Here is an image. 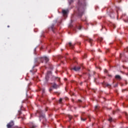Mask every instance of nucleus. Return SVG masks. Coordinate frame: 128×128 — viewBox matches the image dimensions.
<instances>
[{
	"mask_svg": "<svg viewBox=\"0 0 128 128\" xmlns=\"http://www.w3.org/2000/svg\"><path fill=\"white\" fill-rule=\"evenodd\" d=\"M86 6V3L84 0H79L76 5V14H78L79 16H82L84 12V8Z\"/></svg>",
	"mask_w": 128,
	"mask_h": 128,
	"instance_id": "f257e3e1",
	"label": "nucleus"
},
{
	"mask_svg": "<svg viewBox=\"0 0 128 128\" xmlns=\"http://www.w3.org/2000/svg\"><path fill=\"white\" fill-rule=\"evenodd\" d=\"M44 60H46V62H48L50 60L46 56L39 57L34 59V65L33 66V68L38 66L40 62H44Z\"/></svg>",
	"mask_w": 128,
	"mask_h": 128,
	"instance_id": "f03ea898",
	"label": "nucleus"
},
{
	"mask_svg": "<svg viewBox=\"0 0 128 128\" xmlns=\"http://www.w3.org/2000/svg\"><path fill=\"white\" fill-rule=\"evenodd\" d=\"M14 123L13 122V121H10L9 123H8L6 125L7 128H14Z\"/></svg>",
	"mask_w": 128,
	"mask_h": 128,
	"instance_id": "7ed1b4c3",
	"label": "nucleus"
},
{
	"mask_svg": "<svg viewBox=\"0 0 128 128\" xmlns=\"http://www.w3.org/2000/svg\"><path fill=\"white\" fill-rule=\"evenodd\" d=\"M48 30H51L53 32H54L56 28H54V24H52L49 28Z\"/></svg>",
	"mask_w": 128,
	"mask_h": 128,
	"instance_id": "20e7f679",
	"label": "nucleus"
},
{
	"mask_svg": "<svg viewBox=\"0 0 128 128\" xmlns=\"http://www.w3.org/2000/svg\"><path fill=\"white\" fill-rule=\"evenodd\" d=\"M72 70H75V72H78L80 70V66H74V68H72Z\"/></svg>",
	"mask_w": 128,
	"mask_h": 128,
	"instance_id": "39448f33",
	"label": "nucleus"
},
{
	"mask_svg": "<svg viewBox=\"0 0 128 128\" xmlns=\"http://www.w3.org/2000/svg\"><path fill=\"white\" fill-rule=\"evenodd\" d=\"M52 87L53 88H55V90H57V88H60V85H58L56 84V83H54Z\"/></svg>",
	"mask_w": 128,
	"mask_h": 128,
	"instance_id": "423d86ee",
	"label": "nucleus"
},
{
	"mask_svg": "<svg viewBox=\"0 0 128 128\" xmlns=\"http://www.w3.org/2000/svg\"><path fill=\"white\" fill-rule=\"evenodd\" d=\"M52 80H57L58 82H60V78H58V77H56L55 76H53L52 77Z\"/></svg>",
	"mask_w": 128,
	"mask_h": 128,
	"instance_id": "0eeeda50",
	"label": "nucleus"
},
{
	"mask_svg": "<svg viewBox=\"0 0 128 128\" xmlns=\"http://www.w3.org/2000/svg\"><path fill=\"white\" fill-rule=\"evenodd\" d=\"M68 44L69 46L71 48H73L74 46V44H72L71 42H69Z\"/></svg>",
	"mask_w": 128,
	"mask_h": 128,
	"instance_id": "6e6552de",
	"label": "nucleus"
},
{
	"mask_svg": "<svg viewBox=\"0 0 128 128\" xmlns=\"http://www.w3.org/2000/svg\"><path fill=\"white\" fill-rule=\"evenodd\" d=\"M30 128H36V126L34 125V124L31 123L30 124Z\"/></svg>",
	"mask_w": 128,
	"mask_h": 128,
	"instance_id": "1a4fd4ad",
	"label": "nucleus"
},
{
	"mask_svg": "<svg viewBox=\"0 0 128 128\" xmlns=\"http://www.w3.org/2000/svg\"><path fill=\"white\" fill-rule=\"evenodd\" d=\"M115 78L118 80H122V77H120V75H116L115 76Z\"/></svg>",
	"mask_w": 128,
	"mask_h": 128,
	"instance_id": "9d476101",
	"label": "nucleus"
},
{
	"mask_svg": "<svg viewBox=\"0 0 128 128\" xmlns=\"http://www.w3.org/2000/svg\"><path fill=\"white\" fill-rule=\"evenodd\" d=\"M68 10H62V12L63 14H64V16H66V14H68Z\"/></svg>",
	"mask_w": 128,
	"mask_h": 128,
	"instance_id": "9b49d317",
	"label": "nucleus"
},
{
	"mask_svg": "<svg viewBox=\"0 0 128 128\" xmlns=\"http://www.w3.org/2000/svg\"><path fill=\"white\" fill-rule=\"evenodd\" d=\"M40 118H46V115L44 114H42V113H40Z\"/></svg>",
	"mask_w": 128,
	"mask_h": 128,
	"instance_id": "f8f14e48",
	"label": "nucleus"
},
{
	"mask_svg": "<svg viewBox=\"0 0 128 128\" xmlns=\"http://www.w3.org/2000/svg\"><path fill=\"white\" fill-rule=\"evenodd\" d=\"M85 40L88 42L90 44H92V40L90 38H88L87 39H86Z\"/></svg>",
	"mask_w": 128,
	"mask_h": 128,
	"instance_id": "ddd939ff",
	"label": "nucleus"
},
{
	"mask_svg": "<svg viewBox=\"0 0 128 128\" xmlns=\"http://www.w3.org/2000/svg\"><path fill=\"white\" fill-rule=\"evenodd\" d=\"M99 108H100V107L98 106H95L94 110H96V112H98Z\"/></svg>",
	"mask_w": 128,
	"mask_h": 128,
	"instance_id": "4468645a",
	"label": "nucleus"
},
{
	"mask_svg": "<svg viewBox=\"0 0 128 128\" xmlns=\"http://www.w3.org/2000/svg\"><path fill=\"white\" fill-rule=\"evenodd\" d=\"M50 74H52V72L51 71H48L47 72V75L46 76L47 78H48Z\"/></svg>",
	"mask_w": 128,
	"mask_h": 128,
	"instance_id": "2eb2a0df",
	"label": "nucleus"
},
{
	"mask_svg": "<svg viewBox=\"0 0 128 128\" xmlns=\"http://www.w3.org/2000/svg\"><path fill=\"white\" fill-rule=\"evenodd\" d=\"M68 118L70 120H72V116H70V115H69L68 116Z\"/></svg>",
	"mask_w": 128,
	"mask_h": 128,
	"instance_id": "dca6fc26",
	"label": "nucleus"
},
{
	"mask_svg": "<svg viewBox=\"0 0 128 128\" xmlns=\"http://www.w3.org/2000/svg\"><path fill=\"white\" fill-rule=\"evenodd\" d=\"M62 98H60L59 100V104H62Z\"/></svg>",
	"mask_w": 128,
	"mask_h": 128,
	"instance_id": "f3484780",
	"label": "nucleus"
},
{
	"mask_svg": "<svg viewBox=\"0 0 128 128\" xmlns=\"http://www.w3.org/2000/svg\"><path fill=\"white\" fill-rule=\"evenodd\" d=\"M81 120H82L83 122H84V120H86V118H81Z\"/></svg>",
	"mask_w": 128,
	"mask_h": 128,
	"instance_id": "a211bd4d",
	"label": "nucleus"
},
{
	"mask_svg": "<svg viewBox=\"0 0 128 128\" xmlns=\"http://www.w3.org/2000/svg\"><path fill=\"white\" fill-rule=\"evenodd\" d=\"M103 40H104V39H103L102 38H99V40H100V42H102Z\"/></svg>",
	"mask_w": 128,
	"mask_h": 128,
	"instance_id": "6ab92c4d",
	"label": "nucleus"
},
{
	"mask_svg": "<svg viewBox=\"0 0 128 128\" xmlns=\"http://www.w3.org/2000/svg\"><path fill=\"white\" fill-rule=\"evenodd\" d=\"M106 86H110V87L111 86H110V84H106Z\"/></svg>",
	"mask_w": 128,
	"mask_h": 128,
	"instance_id": "aec40b11",
	"label": "nucleus"
},
{
	"mask_svg": "<svg viewBox=\"0 0 128 128\" xmlns=\"http://www.w3.org/2000/svg\"><path fill=\"white\" fill-rule=\"evenodd\" d=\"M112 118H110L109 119H108V121L109 122H112Z\"/></svg>",
	"mask_w": 128,
	"mask_h": 128,
	"instance_id": "412c9836",
	"label": "nucleus"
},
{
	"mask_svg": "<svg viewBox=\"0 0 128 128\" xmlns=\"http://www.w3.org/2000/svg\"><path fill=\"white\" fill-rule=\"evenodd\" d=\"M104 72H105L106 74H108V70H104Z\"/></svg>",
	"mask_w": 128,
	"mask_h": 128,
	"instance_id": "4be33fe9",
	"label": "nucleus"
},
{
	"mask_svg": "<svg viewBox=\"0 0 128 128\" xmlns=\"http://www.w3.org/2000/svg\"><path fill=\"white\" fill-rule=\"evenodd\" d=\"M78 28V30H82V26H79Z\"/></svg>",
	"mask_w": 128,
	"mask_h": 128,
	"instance_id": "5701e85b",
	"label": "nucleus"
},
{
	"mask_svg": "<svg viewBox=\"0 0 128 128\" xmlns=\"http://www.w3.org/2000/svg\"><path fill=\"white\" fill-rule=\"evenodd\" d=\"M78 102H82V100H78Z\"/></svg>",
	"mask_w": 128,
	"mask_h": 128,
	"instance_id": "b1692460",
	"label": "nucleus"
},
{
	"mask_svg": "<svg viewBox=\"0 0 128 128\" xmlns=\"http://www.w3.org/2000/svg\"><path fill=\"white\" fill-rule=\"evenodd\" d=\"M30 72H34V70H30Z\"/></svg>",
	"mask_w": 128,
	"mask_h": 128,
	"instance_id": "393cba45",
	"label": "nucleus"
},
{
	"mask_svg": "<svg viewBox=\"0 0 128 128\" xmlns=\"http://www.w3.org/2000/svg\"><path fill=\"white\" fill-rule=\"evenodd\" d=\"M62 58V57L60 56L59 57H58L59 58Z\"/></svg>",
	"mask_w": 128,
	"mask_h": 128,
	"instance_id": "a878e982",
	"label": "nucleus"
},
{
	"mask_svg": "<svg viewBox=\"0 0 128 128\" xmlns=\"http://www.w3.org/2000/svg\"><path fill=\"white\" fill-rule=\"evenodd\" d=\"M49 90H50V92H52V89L50 88V89Z\"/></svg>",
	"mask_w": 128,
	"mask_h": 128,
	"instance_id": "bb28decb",
	"label": "nucleus"
},
{
	"mask_svg": "<svg viewBox=\"0 0 128 128\" xmlns=\"http://www.w3.org/2000/svg\"><path fill=\"white\" fill-rule=\"evenodd\" d=\"M86 58V55H85L84 56V58Z\"/></svg>",
	"mask_w": 128,
	"mask_h": 128,
	"instance_id": "cd10ccee",
	"label": "nucleus"
},
{
	"mask_svg": "<svg viewBox=\"0 0 128 128\" xmlns=\"http://www.w3.org/2000/svg\"><path fill=\"white\" fill-rule=\"evenodd\" d=\"M93 74H96V72H94Z\"/></svg>",
	"mask_w": 128,
	"mask_h": 128,
	"instance_id": "c85d7f7f",
	"label": "nucleus"
},
{
	"mask_svg": "<svg viewBox=\"0 0 128 128\" xmlns=\"http://www.w3.org/2000/svg\"><path fill=\"white\" fill-rule=\"evenodd\" d=\"M109 52V50H106V52Z\"/></svg>",
	"mask_w": 128,
	"mask_h": 128,
	"instance_id": "c756f323",
	"label": "nucleus"
},
{
	"mask_svg": "<svg viewBox=\"0 0 128 128\" xmlns=\"http://www.w3.org/2000/svg\"><path fill=\"white\" fill-rule=\"evenodd\" d=\"M34 72H36V70H35L34 71Z\"/></svg>",
	"mask_w": 128,
	"mask_h": 128,
	"instance_id": "7c9ffc66",
	"label": "nucleus"
},
{
	"mask_svg": "<svg viewBox=\"0 0 128 128\" xmlns=\"http://www.w3.org/2000/svg\"><path fill=\"white\" fill-rule=\"evenodd\" d=\"M38 112L40 114V111H38Z\"/></svg>",
	"mask_w": 128,
	"mask_h": 128,
	"instance_id": "2f4dec72",
	"label": "nucleus"
},
{
	"mask_svg": "<svg viewBox=\"0 0 128 128\" xmlns=\"http://www.w3.org/2000/svg\"><path fill=\"white\" fill-rule=\"evenodd\" d=\"M113 114H114V111L113 112Z\"/></svg>",
	"mask_w": 128,
	"mask_h": 128,
	"instance_id": "473e14b6",
	"label": "nucleus"
},
{
	"mask_svg": "<svg viewBox=\"0 0 128 128\" xmlns=\"http://www.w3.org/2000/svg\"><path fill=\"white\" fill-rule=\"evenodd\" d=\"M108 76H112V75H108Z\"/></svg>",
	"mask_w": 128,
	"mask_h": 128,
	"instance_id": "72a5a7b5",
	"label": "nucleus"
},
{
	"mask_svg": "<svg viewBox=\"0 0 128 128\" xmlns=\"http://www.w3.org/2000/svg\"><path fill=\"white\" fill-rule=\"evenodd\" d=\"M8 28H10V26H8Z\"/></svg>",
	"mask_w": 128,
	"mask_h": 128,
	"instance_id": "f704fd0d",
	"label": "nucleus"
},
{
	"mask_svg": "<svg viewBox=\"0 0 128 128\" xmlns=\"http://www.w3.org/2000/svg\"><path fill=\"white\" fill-rule=\"evenodd\" d=\"M104 28V26H102V28Z\"/></svg>",
	"mask_w": 128,
	"mask_h": 128,
	"instance_id": "c9c22d12",
	"label": "nucleus"
},
{
	"mask_svg": "<svg viewBox=\"0 0 128 128\" xmlns=\"http://www.w3.org/2000/svg\"><path fill=\"white\" fill-rule=\"evenodd\" d=\"M43 92H44V90H43Z\"/></svg>",
	"mask_w": 128,
	"mask_h": 128,
	"instance_id": "e433bc0d",
	"label": "nucleus"
},
{
	"mask_svg": "<svg viewBox=\"0 0 128 128\" xmlns=\"http://www.w3.org/2000/svg\"><path fill=\"white\" fill-rule=\"evenodd\" d=\"M100 70V68H99Z\"/></svg>",
	"mask_w": 128,
	"mask_h": 128,
	"instance_id": "4c0bfd02",
	"label": "nucleus"
}]
</instances>
